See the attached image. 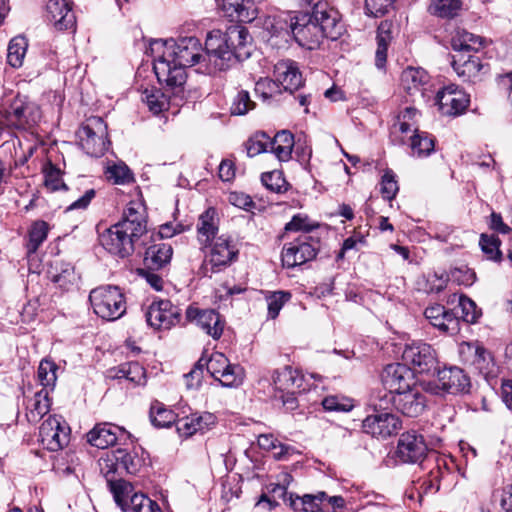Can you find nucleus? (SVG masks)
<instances>
[{
  "instance_id": "obj_25",
  "label": "nucleus",
  "mask_w": 512,
  "mask_h": 512,
  "mask_svg": "<svg viewBox=\"0 0 512 512\" xmlns=\"http://www.w3.org/2000/svg\"><path fill=\"white\" fill-rule=\"evenodd\" d=\"M442 114L456 116L463 113L469 104L468 95L455 84L445 86L436 95Z\"/></svg>"
},
{
  "instance_id": "obj_21",
  "label": "nucleus",
  "mask_w": 512,
  "mask_h": 512,
  "mask_svg": "<svg viewBox=\"0 0 512 512\" xmlns=\"http://www.w3.org/2000/svg\"><path fill=\"white\" fill-rule=\"evenodd\" d=\"M186 319L195 323L213 339H219L223 334L225 321L214 309H200L189 306L186 309Z\"/></svg>"
},
{
  "instance_id": "obj_30",
  "label": "nucleus",
  "mask_w": 512,
  "mask_h": 512,
  "mask_svg": "<svg viewBox=\"0 0 512 512\" xmlns=\"http://www.w3.org/2000/svg\"><path fill=\"white\" fill-rule=\"evenodd\" d=\"M124 429L110 423H100L87 434L88 442L97 448L106 449L114 445Z\"/></svg>"
},
{
  "instance_id": "obj_22",
  "label": "nucleus",
  "mask_w": 512,
  "mask_h": 512,
  "mask_svg": "<svg viewBox=\"0 0 512 512\" xmlns=\"http://www.w3.org/2000/svg\"><path fill=\"white\" fill-rule=\"evenodd\" d=\"M400 428L399 417L387 412H376L362 421L363 432L377 438H388L396 434Z\"/></svg>"
},
{
  "instance_id": "obj_55",
  "label": "nucleus",
  "mask_w": 512,
  "mask_h": 512,
  "mask_svg": "<svg viewBox=\"0 0 512 512\" xmlns=\"http://www.w3.org/2000/svg\"><path fill=\"white\" fill-rule=\"evenodd\" d=\"M479 244L483 253L488 259L493 261H500L502 258V252L499 249L500 240L496 236H488L482 234L480 237Z\"/></svg>"
},
{
  "instance_id": "obj_38",
  "label": "nucleus",
  "mask_w": 512,
  "mask_h": 512,
  "mask_svg": "<svg viewBox=\"0 0 512 512\" xmlns=\"http://www.w3.org/2000/svg\"><path fill=\"white\" fill-rule=\"evenodd\" d=\"M49 232V225L43 220L34 221L28 229L26 238V251L27 255L30 256L37 252L39 247L47 239Z\"/></svg>"
},
{
  "instance_id": "obj_61",
  "label": "nucleus",
  "mask_w": 512,
  "mask_h": 512,
  "mask_svg": "<svg viewBox=\"0 0 512 512\" xmlns=\"http://www.w3.org/2000/svg\"><path fill=\"white\" fill-rule=\"evenodd\" d=\"M269 136L266 133L256 135L254 138L249 139L246 145L247 154L249 157H254L263 152H270Z\"/></svg>"
},
{
  "instance_id": "obj_4",
  "label": "nucleus",
  "mask_w": 512,
  "mask_h": 512,
  "mask_svg": "<svg viewBox=\"0 0 512 512\" xmlns=\"http://www.w3.org/2000/svg\"><path fill=\"white\" fill-rule=\"evenodd\" d=\"M163 48L162 53L165 54L167 59L170 57L174 62L184 67H191L200 64L206 70L207 64V50L196 37H183L178 41L173 39L161 41H154L152 44V51Z\"/></svg>"
},
{
  "instance_id": "obj_43",
  "label": "nucleus",
  "mask_w": 512,
  "mask_h": 512,
  "mask_svg": "<svg viewBox=\"0 0 512 512\" xmlns=\"http://www.w3.org/2000/svg\"><path fill=\"white\" fill-rule=\"evenodd\" d=\"M421 468L429 469L430 486H434V483L439 482L440 478L449 470L446 458L434 450L430 451Z\"/></svg>"
},
{
  "instance_id": "obj_11",
  "label": "nucleus",
  "mask_w": 512,
  "mask_h": 512,
  "mask_svg": "<svg viewBox=\"0 0 512 512\" xmlns=\"http://www.w3.org/2000/svg\"><path fill=\"white\" fill-rule=\"evenodd\" d=\"M208 373L225 387H237L243 382L244 369L239 364H231L220 352L213 353L203 361Z\"/></svg>"
},
{
  "instance_id": "obj_37",
  "label": "nucleus",
  "mask_w": 512,
  "mask_h": 512,
  "mask_svg": "<svg viewBox=\"0 0 512 512\" xmlns=\"http://www.w3.org/2000/svg\"><path fill=\"white\" fill-rule=\"evenodd\" d=\"M451 46L456 54H471V51L477 53V50L482 46V39L466 30H457L452 37Z\"/></svg>"
},
{
  "instance_id": "obj_57",
  "label": "nucleus",
  "mask_w": 512,
  "mask_h": 512,
  "mask_svg": "<svg viewBox=\"0 0 512 512\" xmlns=\"http://www.w3.org/2000/svg\"><path fill=\"white\" fill-rule=\"evenodd\" d=\"M322 406L326 411L348 412L354 407L353 400L343 396H327L322 400Z\"/></svg>"
},
{
  "instance_id": "obj_49",
  "label": "nucleus",
  "mask_w": 512,
  "mask_h": 512,
  "mask_svg": "<svg viewBox=\"0 0 512 512\" xmlns=\"http://www.w3.org/2000/svg\"><path fill=\"white\" fill-rule=\"evenodd\" d=\"M262 184L271 192L284 193L288 190L289 184L279 170L265 172L261 175Z\"/></svg>"
},
{
  "instance_id": "obj_16",
  "label": "nucleus",
  "mask_w": 512,
  "mask_h": 512,
  "mask_svg": "<svg viewBox=\"0 0 512 512\" xmlns=\"http://www.w3.org/2000/svg\"><path fill=\"white\" fill-rule=\"evenodd\" d=\"M403 360L417 373H429L437 369V356L431 345L415 342L407 345L402 354Z\"/></svg>"
},
{
  "instance_id": "obj_35",
  "label": "nucleus",
  "mask_w": 512,
  "mask_h": 512,
  "mask_svg": "<svg viewBox=\"0 0 512 512\" xmlns=\"http://www.w3.org/2000/svg\"><path fill=\"white\" fill-rule=\"evenodd\" d=\"M439 284L432 287V290L436 292L442 291L447 284V281L450 280L458 285L471 286L476 279L475 272L467 267L466 265H462L460 267H455L450 270L449 274L446 276L441 275L437 277Z\"/></svg>"
},
{
  "instance_id": "obj_7",
  "label": "nucleus",
  "mask_w": 512,
  "mask_h": 512,
  "mask_svg": "<svg viewBox=\"0 0 512 512\" xmlns=\"http://www.w3.org/2000/svg\"><path fill=\"white\" fill-rule=\"evenodd\" d=\"M471 382L469 376L463 369L453 366L437 370L435 380L426 384L425 390L435 394H466L469 393Z\"/></svg>"
},
{
  "instance_id": "obj_17",
  "label": "nucleus",
  "mask_w": 512,
  "mask_h": 512,
  "mask_svg": "<svg viewBox=\"0 0 512 512\" xmlns=\"http://www.w3.org/2000/svg\"><path fill=\"white\" fill-rule=\"evenodd\" d=\"M312 16L322 31L324 38L338 39L344 32L341 15L337 9L327 2L318 1L314 4Z\"/></svg>"
},
{
  "instance_id": "obj_45",
  "label": "nucleus",
  "mask_w": 512,
  "mask_h": 512,
  "mask_svg": "<svg viewBox=\"0 0 512 512\" xmlns=\"http://www.w3.org/2000/svg\"><path fill=\"white\" fill-rule=\"evenodd\" d=\"M463 0H431L428 11L431 15L451 19L459 15Z\"/></svg>"
},
{
  "instance_id": "obj_31",
  "label": "nucleus",
  "mask_w": 512,
  "mask_h": 512,
  "mask_svg": "<svg viewBox=\"0 0 512 512\" xmlns=\"http://www.w3.org/2000/svg\"><path fill=\"white\" fill-rule=\"evenodd\" d=\"M173 255L171 244L165 242L150 245L144 256V265L148 270H160L170 263Z\"/></svg>"
},
{
  "instance_id": "obj_1",
  "label": "nucleus",
  "mask_w": 512,
  "mask_h": 512,
  "mask_svg": "<svg viewBox=\"0 0 512 512\" xmlns=\"http://www.w3.org/2000/svg\"><path fill=\"white\" fill-rule=\"evenodd\" d=\"M147 232L146 209L140 201H130L121 219L99 233L100 245L111 255L125 259L133 255L142 236Z\"/></svg>"
},
{
  "instance_id": "obj_14",
  "label": "nucleus",
  "mask_w": 512,
  "mask_h": 512,
  "mask_svg": "<svg viewBox=\"0 0 512 512\" xmlns=\"http://www.w3.org/2000/svg\"><path fill=\"white\" fill-rule=\"evenodd\" d=\"M185 68L174 62L170 57L167 59L164 53L154 59L153 69L158 81L165 83L166 87L171 89L174 94L183 90V85L187 79Z\"/></svg>"
},
{
  "instance_id": "obj_60",
  "label": "nucleus",
  "mask_w": 512,
  "mask_h": 512,
  "mask_svg": "<svg viewBox=\"0 0 512 512\" xmlns=\"http://www.w3.org/2000/svg\"><path fill=\"white\" fill-rule=\"evenodd\" d=\"M289 292L277 291L267 297L268 315L270 318L275 319L284 304L290 299Z\"/></svg>"
},
{
  "instance_id": "obj_52",
  "label": "nucleus",
  "mask_w": 512,
  "mask_h": 512,
  "mask_svg": "<svg viewBox=\"0 0 512 512\" xmlns=\"http://www.w3.org/2000/svg\"><path fill=\"white\" fill-rule=\"evenodd\" d=\"M158 503L144 494H133L130 498V512H160Z\"/></svg>"
},
{
  "instance_id": "obj_32",
  "label": "nucleus",
  "mask_w": 512,
  "mask_h": 512,
  "mask_svg": "<svg viewBox=\"0 0 512 512\" xmlns=\"http://www.w3.org/2000/svg\"><path fill=\"white\" fill-rule=\"evenodd\" d=\"M109 485L110 491L113 494L116 504L123 510L128 511L130 508V498L134 492V487L131 483L123 479H115L114 475L105 476Z\"/></svg>"
},
{
  "instance_id": "obj_41",
  "label": "nucleus",
  "mask_w": 512,
  "mask_h": 512,
  "mask_svg": "<svg viewBox=\"0 0 512 512\" xmlns=\"http://www.w3.org/2000/svg\"><path fill=\"white\" fill-rule=\"evenodd\" d=\"M110 376L117 379H126L136 385L145 383V369L138 362H128L117 369L110 370Z\"/></svg>"
},
{
  "instance_id": "obj_5",
  "label": "nucleus",
  "mask_w": 512,
  "mask_h": 512,
  "mask_svg": "<svg viewBox=\"0 0 512 512\" xmlns=\"http://www.w3.org/2000/svg\"><path fill=\"white\" fill-rule=\"evenodd\" d=\"M89 301L95 314L109 321L121 318L127 309L125 295L118 286L103 285L92 289Z\"/></svg>"
},
{
  "instance_id": "obj_27",
  "label": "nucleus",
  "mask_w": 512,
  "mask_h": 512,
  "mask_svg": "<svg viewBox=\"0 0 512 512\" xmlns=\"http://www.w3.org/2000/svg\"><path fill=\"white\" fill-rule=\"evenodd\" d=\"M392 400L396 409L408 417H418L424 412L427 405L426 395L418 386L394 395Z\"/></svg>"
},
{
  "instance_id": "obj_19",
  "label": "nucleus",
  "mask_w": 512,
  "mask_h": 512,
  "mask_svg": "<svg viewBox=\"0 0 512 512\" xmlns=\"http://www.w3.org/2000/svg\"><path fill=\"white\" fill-rule=\"evenodd\" d=\"M101 471L105 476L122 474H136L141 466V459L125 449H117L102 459Z\"/></svg>"
},
{
  "instance_id": "obj_8",
  "label": "nucleus",
  "mask_w": 512,
  "mask_h": 512,
  "mask_svg": "<svg viewBox=\"0 0 512 512\" xmlns=\"http://www.w3.org/2000/svg\"><path fill=\"white\" fill-rule=\"evenodd\" d=\"M81 147L92 157H100L108 150L107 125L101 117L89 118L78 132Z\"/></svg>"
},
{
  "instance_id": "obj_51",
  "label": "nucleus",
  "mask_w": 512,
  "mask_h": 512,
  "mask_svg": "<svg viewBox=\"0 0 512 512\" xmlns=\"http://www.w3.org/2000/svg\"><path fill=\"white\" fill-rule=\"evenodd\" d=\"M106 177L112 180L115 184H129L134 181V176L129 167L124 164H114L106 170Z\"/></svg>"
},
{
  "instance_id": "obj_6",
  "label": "nucleus",
  "mask_w": 512,
  "mask_h": 512,
  "mask_svg": "<svg viewBox=\"0 0 512 512\" xmlns=\"http://www.w3.org/2000/svg\"><path fill=\"white\" fill-rule=\"evenodd\" d=\"M239 250L229 237L219 236L211 241L209 253L199 269L204 277H211L230 266L238 258Z\"/></svg>"
},
{
  "instance_id": "obj_26",
  "label": "nucleus",
  "mask_w": 512,
  "mask_h": 512,
  "mask_svg": "<svg viewBox=\"0 0 512 512\" xmlns=\"http://www.w3.org/2000/svg\"><path fill=\"white\" fill-rule=\"evenodd\" d=\"M451 65L457 75L464 81H475L481 74L489 70V65L482 62L477 53L473 54H454Z\"/></svg>"
},
{
  "instance_id": "obj_56",
  "label": "nucleus",
  "mask_w": 512,
  "mask_h": 512,
  "mask_svg": "<svg viewBox=\"0 0 512 512\" xmlns=\"http://www.w3.org/2000/svg\"><path fill=\"white\" fill-rule=\"evenodd\" d=\"M380 186L382 197L385 200L391 201L396 197L399 191V186L396 180V175L392 170L387 169L384 172L381 178Z\"/></svg>"
},
{
  "instance_id": "obj_36",
  "label": "nucleus",
  "mask_w": 512,
  "mask_h": 512,
  "mask_svg": "<svg viewBox=\"0 0 512 512\" xmlns=\"http://www.w3.org/2000/svg\"><path fill=\"white\" fill-rule=\"evenodd\" d=\"M270 152L273 153L279 161L285 162L291 158L294 146V136L291 132L282 130L272 139L269 137Z\"/></svg>"
},
{
  "instance_id": "obj_10",
  "label": "nucleus",
  "mask_w": 512,
  "mask_h": 512,
  "mask_svg": "<svg viewBox=\"0 0 512 512\" xmlns=\"http://www.w3.org/2000/svg\"><path fill=\"white\" fill-rule=\"evenodd\" d=\"M430 451L424 436L415 430H409L400 435L395 456L403 464H418L421 467Z\"/></svg>"
},
{
  "instance_id": "obj_63",
  "label": "nucleus",
  "mask_w": 512,
  "mask_h": 512,
  "mask_svg": "<svg viewBox=\"0 0 512 512\" xmlns=\"http://www.w3.org/2000/svg\"><path fill=\"white\" fill-rule=\"evenodd\" d=\"M317 225L312 223L307 215L304 214H296L292 217V219L285 225L286 232H298L304 231L309 232L314 229Z\"/></svg>"
},
{
  "instance_id": "obj_59",
  "label": "nucleus",
  "mask_w": 512,
  "mask_h": 512,
  "mask_svg": "<svg viewBox=\"0 0 512 512\" xmlns=\"http://www.w3.org/2000/svg\"><path fill=\"white\" fill-rule=\"evenodd\" d=\"M255 93L263 101H267L280 93L279 84L270 78H261L255 84Z\"/></svg>"
},
{
  "instance_id": "obj_34",
  "label": "nucleus",
  "mask_w": 512,
  "mask_h": 512,
  "mask_svg": "<svg viewBox=\"0 0 512 512\" xmlns=\"http://www.w3.org/2000/svg\"><path fill=\"white\" fill-rule=\"evenodd\" d=\"M49 391L41 389L28 400L26 417L30 423L38 422L50 410Z\"/></svg>"
},
{
  "instance_id": "obj_3",
  "label": "nucleus",
  "mask_w": 512,
  "mask_h": 512,
  "mask_svg": "<svg viewBox=\"0 0 512 512\" xmlns=\"http://www.w3.org/2000/svg\"><path fill=\"white\" fill-rule=\"evenodd\" d=\"M42 119L41 107L27 95L17 94L0 109V130L32 132Z\"/></svg>"
},
{
  "instance_id": "obj_50",
  "label": "nucleus",
  "mask_w": 512,
  "mask_h": 512,
  "mask_svg": "<svg viewBox=\"0 0 512 512\" xmlns=\"http://www.w3.org/2000/svg\"><path fill=\"white\" fill-rule=\"evenodd\" d=\"M57 369L58 367L53 361L45 359L40 362L38 367V380L43 386L42 389L48 390L49 387L53 389L57 380Z\"/></svg>"
},
{
  "instance_id": "obj_54",
  "label": "nucleus",
  "mask_w": 512,
  "mask_h": 512,
  "mask_svg": "<svg viewBox=\"0 0 512 512\" xmlns=\"http://www.w3.org/2000/svg\"><path fill=\"white\" fill-rule=\"evenodd\" d=\"M255 102L251 100L250 94L246 90L238 91L231 105L232 115H245L255 108Z\"/></svg>"
},
{
  "instance_id": "obj_28",
  "label": "nucleus",
  "mask_w": 512,
  "mask_h": 512,
  "mask_svg": "<svg viewBox=\"0 0 512 512\" xmlns=\"http://www.w3.org/2000/svg\"><path fill=\"white\" fill-rule=\"evenodd\" d=\"M304 375L291 366H285L282 369L275 370L272 374V384L274 393L285 391H305Z\"/></svg>"
},
{
  "instance_id": "obj_33",
  "label": "nucleus",
  "mask_w": 512,
  "mask_h": 512,
  "mask_svg": "<svg viewBox=\"0 0 512 512\" xmlns=\"http://www.w3.org/2000/svg\"><path fill=\"white\" fill-rule=\"evenodd\" d=\"M214 208H208L199 217L197 224L198 239L201 244L207 245L213 241L218 232V219Z\"/></svg>"
},
{
  "instance_id": "obj_2",
  "label": "nucleus",
  "mask_w": 512,
  "mask_h": 512,
  "mask_svg": "<svg viewBox=\"0 0 512 512\" xmlns=\"http://www.w3.org/2000/svg\"><path fill=\"white\" fill-rule=\"evenodd\" d=\"M251 37L241 25H230L223 33L213 30L206 38V72L226 71L251 55Z\"/></svg>"
},
{
  "instance_id": "obj_48",
  "label": "nucleus",
  "mask_w": 512,
  "mask_h": 512,
  "mask_svg": "<svg viewBox=\"0 0 512 512\" xmlns=\"http://www.w3.org/2000/svg\"><path fill=\"white\" fill-rule=\"evenodd\" d=\"M28 47L27 39L23 36H17L11 39L8 45L7 62L14 68H19L23 64V59Z\"/></svg>"
},
{
  "instance_id": "obj_42",
  "label": "nucleus",
  "mask_w": 512,
  "mask_h": 512,
  "mask_svg": "<svg viewBox=\"0 0 512 512\" xmlns=\"http://www.w3.org/2000/svg\"><path fill=\"white\" fill-rule=\"evenodd\" d=\"M149 418L153 426L166 428L176 423L177 415L173 410L167 408L165 404L155 400L151 403Z\"/></svg>"
},
{
  "instance_id": "obj_58",
  "label": "nucleus",
  "mask_w": 512,
  "mask_h": 512,
  "mask_svg": "<svg viewBox=\"0 0 512 512\" xmlns=\"http://www.w3.org/2000/svg\"><path fill=\"white\" fill-rule=\"evenodd\" d=\"M459 316H457L451 310H445L444 314L437 317V320H433L430 324L441 332L454 333L458 330Z\"/></svg>"
},
{
  "instance_id": "obj_15",
  "label": "nucleus",
  "mask_w": 512,
  "mask_h": 512,
  "mask_svg": "<svg viewBox=\"0 0 512 512\" xmlns=\"http://www.w3.org/2000/svg\"><path fill=\"white\" fill-rule=\"evenodd\" d=\"M181 309L170 300L153 301L145 312L146 322L155 330H169L179 323Z\"/></svg>"
},
{
  "instance_id": "obj_20",
  "label": "nucleus",
  "mask_w": 512,
  "mask_h": 512,
  "mask_svg": "<svg viewBox=\"0 0 512 512\" xmlns=\"http://www.w3.org/2000/svg\"><path fill=\"white\" fill-rule=\"evenodd\" d=\"M39 438L44 448L58 451L69 442V428L60 417L49 416L40 426Z\"/></svg>"
},
{
  "instance_id": "obj_29",
  "label": "nucleus",
  "mask_w": 512,
  "mask_h": 512,
  "mask_svg": "<svg viewBox=\"0 0 512 512\" xmlns=\"http://www.w3.org/2000/svg\"><path fill=\"white\" fill-rule=\"evenodd\" d=\"M274 75L278 84L291 93L303 84L302 74L297 63L290 59L278 61L274 66Z\"/></svg>"
},
{
  "instance_id": "obj_53",
  "label": "nucleus",
  "mask_w": 512,
  "mask_h": 512,
  "mask_svg": "<svg viewBox=\"0 0 512 512\" xmlns=\"http://www.w3.org/2000/svg\"><path fill=\"white\" fill-rule=\"evenodd\" d=\"M458 308L461 310L460 318L466 323L474 324L481 316V310L477 308L476 303L464 295L459 297Z\"/></svg>"
},
{
  "instance_id": "obj_13",
  "label": "nucleus",
  "mask_w": 512,
  "mask_h": 512,
  "mask_svg": "<svg viewBox=\"0 0 512 512\" xmlns=\"http://www.w3.org/2000/svg\"><path fill=\"white\" fill-rule=\"evenodd\" d=\"M460 357L466 364L473 366L485 378L494 377L498 368L491 353L478 342H464L460 345Z\"/></svg>"
},
{
  "instance_id": "obj_18",
  "label": "nucleus",
  "mask_w": 512,
  "mask_h": 512,
  "mask_svg": "<svg viewBox=\"0 0 512 512\" xmlns=\"http://www.w3.org/2000/svg\"><path fill=\"white\" fill-rule=\"evenodd\" d=\"M382 380L391 393L398 395L417 386L415 372L406 364L393 363L384 369Z\"/></svg>"
},
{
  "instance_id": "obj_24",
  "label": "nucleus",
  "mask_w": 512,
  "mask_h": 512,
  "mask_svg": "<svg viewBox=\"0 0 512 512\" xmlns=\"http://www.w3.org/2000/svg\"><path fill=\"white\" fill-rule=\"evenodd\" d=\"M46 19L58 31H75L76 16L72 2L68 0H49L46 5Z\"/></svg>"
},
{
  "instance_id": "obj_23",
  "label": "nucleus",
  "mask_w": 512,
  "mask_h": 512,
  "mask_svg": "<svg viewBox=\"0 0 512 512\" xmlns=\"http://www.w3.org/2000/svg\"><path fill=\"white\" fill-rule=\"evenodd\" d=\"M223 16L231 22L250 23L258 16V4L263 0H216Z\"/></svg>"
},
{
  "instance_id": "obj_40",
  "label": "nucleus",
  "mask_w": 512,
  "mask_h": 512,
  "mask_svg": "<svg viewBox=\"0 0 512 512\" xmlns=\"http://www.w3.org/2000/svg\"><path fill=\"white\" fill-rule=\"evenodd\" d=\"M324 497H326L325 492H319L316 495L306 494L302 497L290 494L288 504L294 512H322L319 500Z\"/></svg>"
},
{
  "instance_id": "obj_64",
  "label": "nucleus",
  "mask_w": 512,
  "mask_h": 512,
  "mask_svg": "<svg viewBox=\"0 0 512 512\" xmlns=\"http://www.w3.org/2000/svg\"><path fill=\"white\" fill-rule=\"evenodd\" d=\"M394 0H365L366 13L373 17H382L393 6Z\"/></svg>"
},
{
  "instance_id": "obj_39",
  "label": "nucleus",
  "mask_w": 512,
  "mask_h": 512,
  "mask_svg": "<svg viewBox=\"0 0 512 512\" xmlns=\"http://www.w3.org/2000/svg\"><path fill=\"white\" fill-rule=\"evenodd\" d=\"M141 99L155 115L168 110L170 104L169 96L156 87L145 88L141 93Z\"/></svg>"
},
{
  "instance_id": "obj_9",
  "label": "nucleus",
  "mask_w": 512,
  "mask_h": 512,
  "mask_svg": "<svg viewBox=\"0 0 512 512\" xmlns=\"http://www.w3.org/2000/svg\"><path fill=\"white\" fill-rule=\"evenodd\" d=\"M320 249V240L308 234H302L286 243L281 252L282 264L294 268L315 259Z\"/></svg>"
},
{
  "instance_id": "obj_47",
  "label": "nucleus",
  "mask_w": 512,
  "mask_h": 512,
  "mask_svg": "<svg viewBox=\"0 0 512 512\" xmlns=\"http://www.w3.org/2000/svg\"><path fill=\"white\" fill-rule=\"evenodd\" d=\"M401 81L405 89L412 92L426 85L429 81V76L422 68L408 67L402 72Z\"/></svg>"
},
{
  "instance_id": "obj_46",
  "label": "nucleus",
  "mask_w": 512,
  "mask_h": 512,
  "mask_svg": "<svg viewBox=\"0 0 512 512\" xmlns=\"http://www.w3.org/2000/svg\"><path fill=\"white\" fill-rule=\"evenodd\" d=\"M410 147L414 156L427 157L434 151L435 138L427 132L415 128L414 134L411 136Z\"/></svg>"
},
{
  "instance_id": "obj_12",
  "label": "nucleus",
  "mask_w": 512,
  "mask_h": 512,
  "mask_svg": "<svg viewBox=\"0 0 512 512\" xmlns=\"http://www.w3.org/2000/svg\"><path fill=\"white\" fill-rule=\"evenodd\" d=\"M290 29L299 46L313 50L320 46L324 36L312 14L298 13L291 18Z\"/></svg>"
},
{
  "instance_id": "obj_44",
  "label": "nucleus",
  "mask_w": 512,
  "mask_h": 512,
  "mask_svg": "<svg viewBox=\"0 0 512 512\" xmlns=\"http://www.w3.org/2000/svg\"><path fill=\"white\" fill-rule=\"evenodd\" d=\"M49 274L52 282L63 289H68L76 280L74 267L70 263L55 261Z\"/></svg>"
},
{
  "instance_id": "obj_62",
  "label": "nucleus",
  "mask_w": 512,
  "mask_h": 512,
  "mask_svg": "<svg viewBox=\"0 0 512 512\" xmlns=\"http://www.w3.org/2000/svg\"><path fill=\"white\" fill-rule=\"evenodd\" d=\"M45 186L52 191L59 190L60 188L66 189L65 183L61 178V171L51 163H49L45 169Z\"/></svg>"
}]
</instances>
